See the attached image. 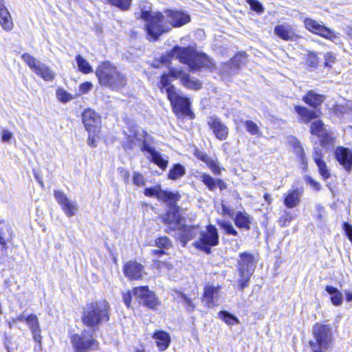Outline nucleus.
<instances>
[{"label":"nucleus","mask_w":352,"mask_h":352,"mask_svg":"<svg viewBox=\"0 0 352 352\" xmlns=\"http://www.w3.org/2000/svg\"><path fill=\"white\" fill-rule=\"evenodd\" d=\"M140 16L144 22V30L151 41H156L160 35L170 30L166 21L164 12L153 11L149 3L140 5Z\"/></svg>","instance_id":"nucleus-1"},{"label":"nucleus","mask_w":352,"mask_h":352,"mask_svg":"<svg viewBox=\"0 0 352 352\" xmlns=\"http://www.w3.org/2000/svg\"><path fill=\"white\" fill-rule=\"evenodd\" d=\"M170 56L187 65L192 72L203 67L211 70L215 68L214 61L208 56L204 53H199L190 47L176 46L170 52Z\"/></svg>","instance_id":"nucleus-2"},{"label":"nucleus","mask_w":352,"mask_h":352,"mask_svg":"<svg viewBox=\"0 0 352 352\" xmlns=\"http://www.w3.org/2000/svg\"><path fill=\"white\" fill-rule=\"evenodd\" d=\"M296 113L301 117L303 122H311L310 132L311 135H316L319 138L320 144L326 148L328 145L333 144V138L326 129L323 122L317 119L319 117L318 113L316 111H311L306 107L296 106Z\"/></svg>","instance_id":"nucleus-3"},{"label":"nucleus","mask_w":352,"mask_h":352,"mask_svg":"<svg viewBox=\"0 0 352 352\" xmlns=\"http://www.w3.org/2000/svg\"><path fill=\"white\" fill-rule=\"evenodd\" d=\"M109 304L107 300H102L87 304L82 316V323L91 328L98 327L102 322L109 320Z\"/></svg>","instance_id":"nucleus-4"},{"label":"nucleus","mask_w":352,"mask_h":352,"mask_svg":"<svg viewBox=\"0 0 352 352\" xmlns=\"http://www.w3.org/2000/svg\"><path fill=\"white\" fill-rule=\"evenodd\" d=\"M96 74L102 85L112 89H118L126 85V78L109 63H103L98 67Z\"/></svg>","instance_id":"nucleus-5"},{"label":"nucleus","mask_w":352,"mask_h":352,"mask_svg":"<svg viewBox=\"0 0 352 352\" xmlns=\"http://www.w3.org/2000/svg\"><path fill=\"white\" fill-rule=\"evenodd\" d=\"M126 140L124 146L132 149L138 145L142 151H146L153 144V138L137 125H131L124 132Z\"/></svg>","instance_id":"nucleus-6"},{"label":"nucleus","mask_w":352,"mask_h":352,"mask_svg":"<svg viewBox=\"0 0 352 352\" xmlns=\"http://www.w3.org/2000/svg\"><path fill=\"white\" fill-rule=\"evenodd\" d=\"M314 338L309 341L312 352H324L332 343L331 329L327 325L316 324L313 328Z\"/></svg>","instance_id":"nucleus-7"},{"label":"nucleus","mask_w":352,"mask_h":352,"mask_svg":"<svg viewBox=\"0 0 352 352\" xmlns=\"http://www.w3.org/2000/svg\"><path fill=\"white\" fill-rule=\"evenodd\" d=\"M237 269L239 278L238 280L239 288L243 290L248 287L249 281L254 272L255 262L254 256L251 254L243 252L239 255L237 261Z\"/></svg>","instance_id":"nucleus-8"},{"label":"nucleus","mask_w":352,"mask_h":352,"mask_svg":"<svg viewBox=\"0 0 352 352\" xmlns=\"http://www.w3.org/2000/svg\"><path fill=\"white\" fill-rule=\"evenodd\" d=\"M166 94L170 101L173 111L177 116H186L193 118V113L190 109L189 100L180 94L174 86L166 89Z\"/></svg>","instance_id":"nucleus-9"},{"label":"nucleus","mask_w":352,"mask_h":352,"mask_svg":"<svg viewBox=\"0 0 352 352\" xmlns=\"http://www.w3.org/2000/svg\"><path fill=\"white\" fill-rule=\"evenodd\" d=\"M71 343L75 352H89L98 349V342L94 338L90 331H83L80 334H74Z\"/></svg>","instance_id":"nucleus-10"},{"label":"nucleus","mask_w":352,"mask_h":352,"mask_svg":"<svg viewBox=\"0 0 352 352\" xmlns=\"http://www.w3.org/2000/svg\"><path fill=\"white\" fill-rule=\"evenodd\" d=\"M22 59L30 69L45 81H52L56 73L47 65L41 63L28 53L22 55Z\"/></svg>","instance_id":"nucleus-11"},{"label":"nucleus","mask_w":352,"mask_h":352,"mask_svg":"<svg viewBox=\"0 0 352 352\" xmlns=\"http://www.w3.org/2000/svg\"><path fill=\"white\" fill-rule=\"evenodd\" d=\"M219 243V235L217 228L209 225L206 230H201L199 233V238L193 245L194 246L206 253L210 252V247L215 246Z\"/></svg>","instance_id":"nucleus-12"},{"label":"nucleus","mask_w":352,"mask_h":352,"mask_svg":"<svg viewBox=\"0 0 352 352\" xmlns=\"http://www.w3.org/2000/svg\"><path fill=\"white\" fill-rule=\"evenodd\" d=\"M303 22L305 28L311 33L318 34L333 42H336V41L339 38V33L324 26L316 20L305 18Z\"/></svg>","instance_id":"nucleus-13"},{"label":"nucleus","mask_w":352,"mask_h":352,"mask_svg":"<svg viewBox=\"0 0 352 352\" xmlns=\"http://www.w3.org/2000/svg\"><path fill=\"white\" fill-rule=\"evenodd\" d=\"M162 221L167 228L172 231L178 230L182 228L185 219L175 206H170L165 214L162 217Z\"/></svg>","instance_id":"nucleus-14"},{"label":"nucleus","mask_w":352,"mask_h":352,"mask_svg":"<svg viewBox=\"0 0 352 352\" xmlns=\"http://www.w3.org/2000/svg\"><path fill=\"white\" fill-rule=\"evenodd\" d=\"M164 12L167 25L170 28L182 27L190 21V15L184 11L167 9Z\"/></svg>","instance_id":"nucleus-15"},{"label":"nucleus","mask_w":352,"mask_h":352,"mask_svg":"<svg viewBox=\"0 0 352 352\" xmlns=\"http://www.w3.org/2000/svg\"><path fill=\"white\" fill-rule=\"evenodd\" d=\"M133 295L136 298L140 299V303L149 308L153 309L159 304L155 295L148 289V287H135Z\"/></svg>","instance_id":"nucleus-16"},{"label":"nucleus","mask_w":352,"mask_h":352,"mask_svg":"<svg viewBox=\"0 0 352 352\" xmlns=\"http://www.w3.org/2000/svg\"><path fill=\"white\" fill-rule=\"evenodd\" d=\"M82 122L89 133H96L100 127V117L94 110L87 109L82 115Z\"/></svg>","instance_id":"nucleus-17"},{"label":"nucleus","mask_w":352,"mask_h":352,"mask_svg":"<svg viewBox=\"0 0 352 352\" xmlns=\"http://www.w3.org/2000/svg\"><path fill=\"white\" fill-rule=\"evenodd\" d=\"M54 197L67 217H71L76 213L78 209V204L75 201L69 200L63 192L54 191Z\"/></svg>","instance_id":"nucleus-18"},{"label":"nucleus","mask_w":352,"mask_h":352,"mask_svg":"<svg viewBox=\"0 0 352 352\" xmlns=\"http://www.w3.org/2000/svg\"><path fill=\"white\" fill-rule=\"evenodd\" d=\"M208 124L218 140H224L227 138L228 135V128L219 118L214 116L209 117Z\"/></svg>","instance_id":"nucleus-19"},{"label":"nucleus","mask_w":352,"mask_h":352,"mask_svg":"<svg viewBox=\"0 0 352 352\" xmlns=\"http://www.w3.org/2000/svg\"><path fill=\"white\" fill-rule=\"evenodd\" d=\"M335 157L338 162L347 172L352 168V152L343 146H338L335 151Z\"/></svg>","instance_id":"nucleus-20"},{"label":"nucleus","mask_w":352,"mask_h":352,"mask_svg":"<svg viewBox=\"0 0 352 352\" xmlns=\"http://www.w3.org/2000/svg\"><path fill=\"white\" fill-rule=\"evenodd\" d=\"M144 195L148 197H156L159 200L167 201L177 199V194L163 190L160 186L144 189Z\"/></svg>","instance_id":"nucleus-21"},{"label":"nucleus","mask_w":352,"mask_h":352,"mask_svg":"<svg viewBox=\"0 0 352 352\" xmlns=\"http://www.w3.org/2000/svg\"><path fill=\"white\" fill-rule=\"evenodd\" d=\"M178 231V237L185 246L190 240L196 237L199 238L201 229L198 226H188L184 223L182 228L179 229Z\"/></svg>","instance_id":"nucleus-22"},{"label":"nucleus","mask_w":352,"mask_h":352,"mask_svg":"<svg viewBox=\"0 0 352 352\" xmlns=\"http://www.w3.org/2000/svg\"><path fill=\"white\" fill-rule=\"evenodd\" d=\"M245 60V54L239 53L232 58L229 63H225L221 72L225 75L234 74L239 69L240 65L243 64Z\"/></svg>","instance_id":"nucleus-23"},{"label":"nucleus","mask_w":352,"mask_h":352,"mask_svg":"<svg viewBox=\"0 0 352 352\" xmlns=\"http://www.w3.org/2000/svg\"><path fill=\"white\" fill-rule=\"evenodd\" d=\"M274 34L284 41H293L296 37L293 26L287 23L276 25Z\"/></svg>","instance_id":"nucleus-24"},{"label":"nucleus","mask_w":352,"mask_h":352,"mask_svg":"<svg viewBox=\"0 0 352 352\" xmlns=\"http://www.w3.org/2000/svg\"><path fill=\"white\" fill-rule=\"evenodd\" d=\"M0 25L6 32L11 31L14 27L11 14L5 6L3 0H0Z\"/></svg>","instance_id":"nucleus-25"},{"label":"nucleus","mask_w":352,"mask_h":352,"mask_svg":"<svg viewBox=\"0 0 352 352\" xmlns=\"http://www.w3.org/2000/svg\"><path fill=\"white\" fill-rule=\"evenodd\" d=\"M302 192L303 191L299 188H293L288 190L285 195V206L288 208H293L298 206Z\"/></svg>","instance_id":"nucleus-26"},{"label":"nucleus","mask_w":352,"mask_h":352,"mask_svg":"<svg viewBox=\"0 0 352 352\" xmlns=\"http://www.w3.org/2000/svg\"><path fill=\"white\" fill-rule=\"evenodd\" d=\"M25 322L32 332L34 340L41 344L42 336L37 316L34 314H30L26 317Z\"/></svg>","instance_id":"nucleus-27"},{"label":"nucleus","mask_w":352,"mask_h":352,"mask_svg":"<svg viewBox=\"0 0 352 352\" xmlns=\"http://www.w3.org/2000/svg\"><path fill=\"white\" fill-rule=\"evenodd\" d=\"M143 266L135 261H129L124 267V274L130 279H138L142 277Z\"/></svg>","instance_id":"nucleus-28"},{"label":"nucleus","mask_w":352,"mask_h":352,"mask_svg":"<svg viewBox=\"0 0 352 352\" xmlns=\"http://www.w3.org/2000/svg\"><path fill=\"white\" fill-rule=\"evenodd\" d=\"M149 155L151 161L157 165L160 168L165 170L168 164V157L163 156L151 146L146 151Z\"/></svg>","instance_id":"nucleus-29"},{"label":"nucleus","mask_w":352,"mask_h":352,"mask_svg":"<svg viewBox=\"0 0 352 352\" xmlns=\"http://www.w3.org/2000/svg\"><path fill=\"white\" fill-rule=\"evenodd\" d=\"M153 338L155 340L160 351H163L168 347L170 342V336L167 332L157 331L154 333Z\"/></svg>","instance_id":"nucleus-30"},{"label":"nucleus","mask_w":352,"mask_h":352,"mask_svg":"<svg viewBox=\"0 0 352 352\" xmlns=\"http://www.w3.org/2000/svg\"><path fill=\"white\" fill-rule=\"evenodd\" d=\"M195 155L200 160L206 163L214 174L219 175L221 173L220 167L206 153L196 149L195 151Z\"/></svg>","instance_id":"nucleus-31"},{"label":"nucleus","mask_w":352,"mask_h":352,"mask_svg":"<svg viewBox=\"0 0 352 352\" xmlns=\"http://www.w3.org/2000/svg\"><path fill=\"white\" fill-rule=\"evenodd\" d=\"M302 100L309 106L316 108L323 102L324 96L316 94L314 91H310L303 97Z\"/></svg>","instance_id":"nucleus-32"},{"label":"nucleus","mask_w":352,"mask_h":352,"mask_svg":"<svg viewBox=\"0 0 352 352\" xmlns=\"http://www.w3.org/2000/svg\"><path fill=\"white\" fill-rule=\"evenodd\" d=\"M234 221L238 228L249 230L252 218L245 212H238L234 218Z\"/></svg>","instance_id":"nucleus-33"},{"label":"nucleus","mask_w":352,"mask_h":352,"mask_svg":"<svg viewBox=\"0 0 352 352\" xmlns=\"http://www.w3.org/2000/svg\"><path fill=\"white\" fill-rule=\"evenodd\" d=\"M217 290L218 289L217 287L207 285L205 287L203 302L206 303L208 307H212L214 305L213 300L217 294Z\"/></svg>","instance_id":"nucleus-34"},{"label":"nucleus","mask_w":352,"mask_h":352,"mask_svg":"<svg viewBox=\"0 0 352 352\" xmlns=\"http://www.w3.org/2000/svg\"><path fill=\"white\" fill-rule=\"evenodd\" d=\"M10 238V229L5 226L0 228V252L4 254L7 250V242Z\"/></svg>","instance_id":"nucleus-35"},{"label":"nucleus","mask_w":352,"mask_h":352,"mask_svg":"<svg viewBox=\"0 0 352 352\" xmlns=\"http://www.w3.org/2000/svg\"><path fill=\"white\" fill-rule=\"evenodd\" d=\"M186 174V168L180 164L173 165L170 169L168 175V179L177 180Z\"/></svg>","instance_id":"nucleus-36"},{"label":"nucleus","mask_w":352,"mask_h":352,"mask_svg":"<svg viewBox=\"0 0 352 352\" xmlns=\"http://www.w3.org/2000/svg\"><path fill=\"white\" fill-rule=\"evenodd\" d=\"M325 290L331 296V300L334 305H340L342 302V294L336 287L327 285Z\"/></svg>","instance_id":"nucleus-37"},{"label":"nucleus","mask_w":352,"mask_h":352,"mask_svg":"<svg viewBox=\"0 0 352 352\" xmlns=\"http://www.w3.org/2000/svg\"><path fill=\"white\" fill-rule=\"evenodd\" d=\"M76 60L80 72L84 74H89L93 72L91 66L80 55L76 56Z\"/></svg>","instance_id":"nucleus-38"},{"label":"nucleus","mask_w":352,"mask_h":352,"mask_svg":"<svg viewBox=\"0 0 352 352\" xmlns=\"http://www.w3.org/2000/svg\"><path fill=\"white\" fill-rule=\"evenodd\" d=\"M182 85L188 89L197 90L201 88V84L199 80L192 78L189 74H187L186 77L182 78Z\"/></svg>","instance_id":"nucleus-39"},{"label":"nucleus","mask_w":352,"mask_h":352,"mask_svg":"<svg viewBox=\"0 0 352 352\" xmlns=\"http://www.w3.org/2000/svg\"><path fill=\"white\" fill-rule=\"evenodd\" d=\"M219 317L228 325H234L239 322V320L233 315L226 311H221Z\"/></svg>","instance_id":"nucleus-40"},{"label":"nucleus","mask_w":352,"mask_h":352,"mask_svg":"<svg viewBox=\"0 0 352 352\" xmlns=\"http://www.w3.org/2000/svg\"><path fill=\"white\" fill-rule=\"evenodd\" d=\"M217 223L220 228L224 230L227 234H232L234 236L237 235L238 232L234 229L231 222L226 220H219L217 221Z\"/></svg>","instance_id":"nucleus-41"},{"label":"nucleus","mask_w":352,"mask_h":352,"mask_svg":"<svg viewBox=\"0 0 352 352\" xmlns=\"http://www.w3.org/2000/svg\"><path fill=\"white\" fill-rule=\"evenodd\" d=\"M244 126L246 131L253 135H260L261 131L256 123L250 120H247L244 122Z\"/></svg>","instance_id":"nucleus-42"},{"label":"nucleus","mask_w":352,"mask_h":352,"mask_svg":"<svg viewBox=\"0 0 352 352\" xmlns=\"http://www.w3.org/2000/svg\"><path fill=\"white\" fill-rule=\"evenodd\" d=\"M110 4L118 8L120 10L126 11L129 10L132 0H107Z\"/></svg>","instance_id":"nucleus-43"},{"label":"nucleus","mask_w":352,"mask_h":352,"mask_svg":"<svg viewBox=\"0 0 352 352\" xmlns=\"http://www.w3.org/2000/svg\"><path fill=\"white\" fill-rule=\"evenodd\" d=\"M56 95L57 99L63 103L68 102L73 99L72 94L61 87L57 89Z\"/></svg>","instance_id":"nucleus-44"},{"label":"nucleus","mask_w":352,"mask_h":352,"mask_svg":"<svg viewBox=\"0 0 352 352\" xmlns=\"http://www.w3.org/2000/svg\"><path fill=\"white\" fill-rule=\"evenodd\" d=\"M296 214L293 212L284 210L283 214L279 219V223L281 226H287L289 223L295 218Z\"/></svg>","instance_id":"nucleus-45"},{"label":"nucleus","mask_w":352,"mask_h":352,"mask_svg":"<svg viewBox=\"0 0 352 352\" xmlns=\"http://www.w3.org/2000/svg\"><path fill=\"white\" fill-rule=\"evenodd\" d=\"M294 153H296V155L300 158L302 164L305 167H306L307 160L305 157L304 148H302V146H301L300 142L296 141V142L294 143Z\"/></svg>","instance_id":"nucleus-46"},{"label":"nucleus","mask_w":352,"mask_h":352,"mask_svg":"<svg viewBox=\"0 0 352 352\" xmlns=\"http://www.w3.org/2000/svg\"><path fill=\"white\" fill-rule=\"evenodd\" d=\"M155 245L158 248L166 250L171 247V242L167 236H161L155 239Z\"/></svg>","instance_id":"nucleus-47"},{"label":"nucleus","mask_w":352,"mask_h":352,"mask_svg":"<svg viewBox=\"0 0 352 352\" xmlns=\"http://www.w3.org/2000/svg\"><path fill=\"white\" fill-rule=\"evenodd\" d=\"M318 170L320 173V175L322 177V178L326 180L330 177V171L329 168L327 166L326 163L322 160L316 162Z\"/></svg>","instance_id":"nucleus-48"},{"label":"nucleus","mask_w":352,"mask_h":352,"mask_svg":"<svg viewBox=\"0 0 352 352\" xmlns=\"http://www.w3.org/2000/svg\"><path fill=\"white\" fill-rule=\"evenodd\" d=\"M201 182L207 186L209 190H212L216 187V184L214 179L207 174H203L201 175Z\"/></svg>","instance_id":"nucleus-49"},{"label":"nucleus","mask_w":352,"mask_h":352,"mask_svg":"<svg viewBox=\"0 0 352 352\" xmlns=\"http://www.w3.org/2000/svg\"><path fill=\"white\" fill-rule=\"evenodd\" d=\"M168 74L170 77L175 79H180L181 83L182 82V78L187 76L188 74L184 72L182 70L177 68H172L170 69Z\"/></svg>","instance_id":"nucleus-50"},{"label":"nucleus","mask_w":352,"mask_h":352,"mask_svg":"<svg viewBox=\"0 0 352 352\" xmlns=\"http://www.w3.org/2000/svg\"><path fill=\"white\" fill-rule=\"evenodd\" d=\"M170 76L168 74H163L161 76V80L160 82V88L162 92H163L164 89L166 91V89L172 86L170 82Z\"/></svg>","instance_id":"nucleus-51"},{"label":"nucleus","mask_w":352,"mask_h":352,"mask_svg":"<svg viewBox=\"0 0 352 352\" xmlns=\"http://www.w3.org/2000/svg\"><path fill=\"white\" fill-rule=\"evenodd\" d=\"M247 2L254 11L258 13H263L264 12V8L259 1L256 0H247Z\"/></svg>","instance_id":"nucleus-52"},{"label":"nucleus","mask_w":352,"mask_h":352,"mask_svg":"<svg viewBox=\"0 0 352 352\" xmlns=\"http://www.w3.org/2000/svg\"><path fill=\"white\" fill-rule=\"evenodd\" d=\"M181 298L183 300L186 309L189 311H192L195 309V306L192 303V301L190 298H188L184 294H181Z\"/></svg>","instance_id":"nucleus-53"},{"label":"nucleus","mask_w":352,"mask_h":352,"mask_svg":"<svg viewBox=\"0 0 352 352\" xmlns=\"http://www.w3.org/2000/svg\"><path fill=\"white\" fill-rule=\"evenodd\" d=\"M335 110L340 113H347L348 111L352 110V102H347L345 105H337Z\"/></svg>","instance_id":"nucleus-54"},{"label":"nucleus","mask_w":352,"mask_h":352,"mask_svg":"<svg viewBox=\"0 0 352 352\" xmlns=\"http://www.w3.org/2000/svg\"><path fill=\"white\" fill-rule=\"evenodd\" d=\"M133 182L138 186H142L145 184V180L143 175L138 173H134Z\"/></svg>","instance_id":"nucleus-55"},{"label":"nucleus","mask_w":352,"mask_h":352,"mask_svg":"<svg viewBox=\"0 0 352 352\" xmlns=\"http://www.w3.org/2000/svg\"><path fill=\"white\" fill-rule=\"evenodd\" d=\"M93 87V85L90 82H85L79 85V95L85 94L90 91Z\"/></svg>","instance_id":"nucleus-56"},{"label":"nucleus","mask_w":352,"mask_h":352,"mask_svg":"<svg viewBox=\"0 0 352 352\" xmlns=\"http://www.w3.org/2000/svg\"><path fill=\"white\" fill-rule=\"evenodd\" d=\"M324 65L328 67H331L332 64L336 61V56L331 53H327L324 56Z\"/></svg>","instance_id":"nucleus-57"},{"label":"nucleus","mask_w":352,"mask_h":352,"mask_svg":"<svg viewBox=\"0 0 352 352\" xmlns=\"http://www.w3.org/2000/svg\"><path fill=\"white\" fill-rule=\"evenodd\" d=\"M313 158L316 162L322 160L323 154L321 148L315 146L314 148Z\"/></svg>","instance_id":"nucleus-58"},{"label":"nucleus","mask_w":352,"mask_h":352,"mask_svg":"<svg viewBox=\"0 0 352 352\" xmlns=\"http://www.w3.org/2000/svg\"><path fill=\"white\" fill-rule=\"evenodd\" d=\"M307 63L310 67H316L318 63L316 55L314 53H310L307 56Z\"/></svg>","instance_id":"nucleus-59"},{"label":"nucleus","mask_w":352,"mask_h":352,"mask_svg":"<svg viewBox=\"0 0 352 352\" xmlns=\"http://www.w3.org/2000/svg\"><path fill=\"white\" fill-rule=\"evenodd\" d=\"M1 136L2 142H8L12 138L13 135L12 133L4 129L1 131Z\"/></svg>","instance_id":"nucleus-60"},{"label":"nucleus","mask_w":352,"mask_h":352,"mask_svg":"<svg viewBox=\"0 0 352 352\" xmlns=\"http://www.w3.org/2000/svg\"><path fill=\"white\" fill-rule=\"evenodd\" d=\"M91 133H89V135L88 137V139H87V144L89 146H91V147H96V135L95 133H94L93 135L91 134Z\"/></svg>","instance_id":"nucleus-61"},{"label":"nucleus","mask_w":352,"mask_h":352,"mask_svg":"<svg viewBox=\"0 0 352 352\" xmlns=\"http://www.w3.org/2000/svg\"><path fill=\"white\" fill-rule=\"evenodd\" d=\"M132 294L131 292H128L126 293L123 294V300L124 304L127 306H130Z\"/></svg>","instance_id":"nucleus-62"},{"label":"nucleus","mask_w":352,"mask_h":352,"mask_svg":"<svg viewBox=\"0 0 352 352\" xmlns=\"http://www.w3.org/2000/svg\"><path fill=\"white\" fill-rule=\"evenodd\" d=\"M308 183L315 189V190H319L320 189V184L318 182L315 181L311 177L307 178Z\"/></svg>","instance_id":"nucleus-63"},{"label":"nucleus","mask_w":352,"mask_h":352,"mask_svg":"<svg viewBox=\"0 0 352 352\" xmlns=\"http://www.w3.org/2000/svg\"><path fill=\"white\" fill-rule=\"evenodd\" d=\"M222 211L224 214H228L230 217H233L234 212L232 210H230L224 205H222Z\"/></svg>","instance_id":"nucleus-64"}]
</instances>
